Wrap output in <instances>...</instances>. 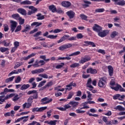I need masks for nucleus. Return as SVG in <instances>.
<instances>
[{
	"instance_id": "32",
	"label": "nucleus",
	"mask_w": 125,
	"mask_h": 125,
	"mask_svg": "<svg viewBox=\"0 0 125 125\" xmlns=\"http://www.w3.org/2000/svg\"><path fill=\"white\" fill-rule=\"evenodd\" d=\"M91 1H104L105 3H110L111 0H90Z\"/></svg>"
},
{
	"instance_id": "13",
	"label": "nucleus",
	"mask_w": 125,
	"mask_h": 125,
	"mask_svg": "<svg viewBox=\"0 0 125 125\" xmlns=\"http://www.w3.org/2000/svg\"><path fill=\"white\" fill-rule=\"evenodd\" d=\"M44 72V69L43 68H39L38 69H35L31 71V73L33 75L35 74H41V73H43Z\"/></svg>"
},
{
	"instance_id": "12",
	"label": "nucleus",
	"mask_w": 125,
	"mask_h": 125,
	"mask_svg": "<svg viewBox=\"0 0 125 125\" xmlns=\"http://www.w3.org/2000/svg\"><path fill=\"white\" fill-rule=\"evenodd\" d=\"M72 86H74L76 87L77 86V84L76 83H73V82L70 83L69 84L66 85V87L67 88H65L66 90H71L73 89V87Z\"/></svg>"
},
{
	"instance_id": "31",
	"label": "nucleus",
	"mask_w": 125,
	"mask_h": 125,
	"mask_svg": "<svg viewBox=\"0 0 125 125\" xmlns=\"http://www.w3.org/2000/svg\"><path fill=\"white\" fill-rule=\"evenodd\" d=\"M24 119H29V116H23L20 118H19L17 120L15 121V123H18V122H20L21 121H22V120H24Z\"/></svg>"
},
{
	"instance_id": "6",
	"label": "nucleus",
	"mask_w": 125,
	"mask_h": 125,
	"mask_svg": "<svg viewBox=\"0 0 125 125\" xmlns=\"http://www.w3.org/2000/svg\"><path fill=\"white\" fill-rule=\"evenodd\" d=\"M10 23H11L10 26L11 33H13L17 27V22L14 21H11Z\"/></svg>"
},
{
	"instance_id": "17",
	"label": "nucleus",
	"mask_w": 125,
	"mask_h": 125,
	"mask_svg": "<svg viewBox=\"0 0 125 125\" xmlns=\"http://www.w3.org/2000/svg\"><path fill=\"white\" fill-rule=\"evenodd\" d=\"M107 69H108V73L110 77H112L113 74H114V68H113V66L108 65L107 66Z\"/></svg>"
},
{
	"instance_id": "50",
	"label": "nucleus",
	"mask_w": 125,
	"mask_h": 125,
	"mask_svg": "<svg viewBox=\"0 0 125 125\" xmlns=\"http://www.w3.org/2000/svg\"><path fill=\"white\" fill-rule=\"evenodd\" d=\"M117 35H118V32H117L116 31H113L111 34L110 37L111 38L113 39V38H115V37H116V36H117Z\"/></svg>"
},
{
	"instance_id": "58",
	"label": "nucleus",
	"mask_w": 125,
	"mask_h": 125,
	"mask_svg": "<svg viewBox=\"0 0 125 125\" xmlns=\"http://www.w3.org/2000/svg\"><path fill=\"white\" fill-rule=\"evenodd\" d=\"M34 99H38V97H39V94L37 93H35L34 94L33 96H31Z\"/></svg>"
},
{
	"instance_id": "51",
	"label": "nucleus",
	"mask_w": 125,
	"mask_h": 125,
	"mask_svg": "<svg viewBox=\"0 0 125 125\" xmlns=\"http://www.w3.org/2000/svg\"><path fill=\"white\" fill-rule=\"evenodd\" d=\"M22 28V26L19 25L17 27L16 29L15 30V33H17V32H19L21 31V29Z\"/></svg>"
},
{
	"instance_id": "62",
	"label": "nucleus",
	"mask_w": 125,
	"mask_h": 125,
	"mask_svg": "<svg viewBox=\"0 0 125 125\" xmlns=\"http://www.w3.org/2000/svg\"><path fill=\"white\" fill-rule=\"evenodd\" d=\"M41 34H42V31H38L34 35V38H37V37H39V36L41 35Z\"/></svg>"
},
{
	"instance_id": "19",
	"label": "nucleus",
	"mask_w": 125,
	"mask_h": 125,
	"mask_svg": "<svg viewBox=\"0 0 125 125\" xmlns=\"http://www.w3.org/2000/svg\"><path fill=\"white\" fill-rule=\"evenodd\" d=\"M31 106H32V103H29V102H28L27 103H25L22 105V107L23 109H25V108L26 107V109H29V108H30Z\"/></svg>"
},
{
	"instance_id": "9",
	"label": "nucleus",
	"mask_w": 125,
	"mask_h": 125,
	"mask_svg": "<svg viewBox=\"0 0 125 125\" xmlns=\"http://www.w3.org/2000/svg\"><path fill=\"white\" fill-rule=\"evenodd\" d=\"M87 74H91L92 75H95L97 74V70L95 69L92 68V67H90L86 70Z\"/></svg>"
},
{
	"instance_id": "41",
	"label": "nucleus",
	"mask_w": 125,
	"mask_h": 125,
	"mask_svg": "<svg viewBox=\"0 0 125 125\" xmlns=\"http://www.w3.org/2000/svg\"><path fill=\"white\" fill-rule=\"evenodd\" d=\"M80 66V63H74L70 65V68H76V67H79Z\"/></svg>"
},
{
	"instance_id": "43",
	"label": "nucleus",
	"mask_w": 125,
	"mask_h": 125,
	"mask_svg": "<svg viewBox=\"0 0 125 125\" xmlns=\"http://www.w3.org/2000/svg\"><path fill=\"white\" fill-rule=\"evenodd\" d=\"M19 21L20 25H23L24 23H25V20L24 19H22V18L20 17V18L18 20Z\"/></svg>"
},
{
	"instance_id": "21",
	"label": "nucleus",
	"mask_w": 125,
	"mask_h": 125,
	"mask_svg": "<svg viewBox=\"0 0 125 125\" xmlns=\"http://www.w3.org/2000/svg\"><path fill=\"white\" fill-rule=\"evenodd\" d=\"M42 25V22H34L31 24V26L33 27V26H36V27L37 28V27H40V26Z\"/></svg>"
},
{
	"instance_id": "23",
	"label": "nucleus",
	"mask_w": 125,
	"mask_h": 125,
	"mask_svg": "<svg viewBox=\"0 0 125 125\" xmlns=\"http://www.w3.org/2000/svg\"><path fill=\"white\" fill-rule=\"evenodd\" d=\"M83 1L85 4H83V6H85V7H89V4H91V2L89 1L84 0Z\"/></svg>"
},
{
	"instance_id": "38",
	"label": "nucleus",
	"mask_w": 125,
	"mask_h": 125,
	"mask_svg": "<svg viewBox=\"0 0 125 125\" xmlns=\"http://www.w3.org/2000/svg\"><path fill=\"white\" fill-rule=\"evenodd\" d=\"M81 53L80 51H77L74 53H72V54L69 55V57L71 56H77V55H80V54Z\"/></svg>"
},
{
	"instance_id": "7",
	"label": "nucleus",
	"mask_w": 125,
	"mask_h": 125,
	"mask_svg": "<svg viewBox=\"0 0 125 125\" xmlns=\"http://www.w3.org/2000/svg\"><path fill=\"white\" fill-rule=\"evenodd\" d=\"M115 5H121L124 6L125 4V1L124 0H112Z\"/></svg>"
},
{
	"instance_id": "29",
	"label": "nucleus",
	"mask_w": 125,
	"mask_h": 125,
	"mask_svg": "<svg viewBox=\"0 0 125 125\" xmlns=\"http://www.w3.org/2000/svg\"><path fill=\"white\" fill-rule=\"evenodd\" d=\"M15 78V76H12L8 79H6L5 80V83H10V82H12V81H13V80H14Z\"/></svg>"
},
{
	"instance_id": "48",
	"label": "nucleus",
	"mask_w": 125,
	"mask_h": 125,
	"mask_svg": "<svg viewBox=\"0 0 125 125\" xmlns=\"http://www.w3.org/2000/svg\"><path fill=\"white\" fill-rule=\"evenodd\" d=\"M80 17L82 20H86L87 19V16L83 14L80 15Z\"/></svg>"
},
{
	"instance_id": "18",
	"label": "nucleus",
	"mask_w": 125,
	"mask_h": 125,
	"mask_svg": "<svg viewBox=\"0 0 125 125\" xmlns=\"http://www.w3.org/2000/svg\"><path fill=\"white\" fill-rule=\"evenodd\" d=\"M18 12L21 13V14L22 15H24V16H26V15H27V11H26V10L23 8H19L18 9Z\"/></svg>"
},
{
	"instance_id": "25",
	"label": "nucleus",
	"mask_w": 125,
	"mask_h": 125,
	"mask_svg": "<svg viewBox=\"0 0 125 125\" xmlns=\"http://www.w3.org/2000/svg\"><path fill=\"white\" fill-rule=\"evenodd\" d=\"M115 110H119V111H125V107L122 106L121 105H117L114 108Z\"/></svg>"
},
{
	"instance_id": "33",
	"label": "nucleus",
	"mask_w": 125,
	"mask_h": 125,
	"mask_svg": "<svg viewBox=\"0 0 125 125\" xmlns=\"http://www.w3.org/2000/svg\"><path fill=\"white\" fill-rule=\"evenodd\" d=\"M120 96H121V95L120 94H117L113 96V99L114 100H116L117 99H118V100H122V99L120 98Z\"/></svg>"
},
{
	"instance_id": "36",
	"label": "nucleus",
	"mask_w": 125,
	"mask_h": 125,
	"mask_svg": "<svg viewBox=\"0 0 125 125\" xmlns=\"http://www.w3.org/2000/svg\"><path fill=\"white\" fill-rule=\"evenodd\" d=\"M53 85V82L52 81L49 82L47 83L45 85L46 88H48V87H50L52 85Z\"/></svg>"
},
{
	"instance_id": "53",
	"label": "nucleus",
	"mask_w": 125,
	"mask_h": 125,
	"mask_svg": "<svg viewBox=\"0 0 125 125\" xmlns=\"http://www.w3.org/2000/svg\"><path fill=\"white\" fill-rule=\"evenodd\" d=\"M28 8L29 9H31V10L34 11L35 12H37V11H38V9L35 8L33 6H30L28 7Z\"/></svg>"
},
{
	"instance_id": "22",
	"label": "nucleus",
	"mask_w": 125,
	"mask_h": 125,
	"mask_svg": "<svg viewBox=\"0 0 125 125\" xmlns=\"http://www.w3.org/2000/svg\"><path fill=\"white\" fill-rule=\"evenodd\" d=\"M98 36L99 37H101V38H104V37H106V32H105V31H100L99 33H98Z\"/></svg>"
},
{
	"instance_id": "54",
	"label": "nucleus",
	"mask_w": 125,
	"mask_h": 125,
	"mask_svg": "<svg viewBox=\"0 0 125 125\" xmlns=\"http://www.w3.org/2000/svg\"><path fill=\"white\" fill-rule=\"evenodd\" d=\"M6 92H8V89L7 88H5L4 89L3 92H1L0 94V95H3L4 94H6Z\"/></svg>"
},
{
	"instance_id": "16",
	"label": "nucleus",
	"mask_w": 125,
	"mask_h": 125,
	"mask_svg": "<svg viewBox=\"0 0 125 125\" xmlns=\"http://www.w3.org/2000/svg\"><path fill=\"white\" fill-rule=\"evenodd\" d=\"M71 4V2L68 1H63L62 2V5L63 6V7H70Z\"/></svg>"
},
{
	"instance_id": "55",
	"label": "nucleus",
	"mask_w": 125,
	"mask_h": 125,
	"mask_svg": "<svg viewBox=\"0 0 125 125\" xmlns=\"http://www.w3.org/2000/svg\"><path fill=\"white\" fill-rule=\"evenodd\" d=\"M62 31L63 29H56L53 31V33H54V34H57V33H60V32Z\"/></svg>"
},
{
	"instance_id": "45",
	"label": "nucleus",
	"mask_w": 125,
	"mask_h": 125,
	"mask_svg": "<svg viewBox=\"0 0 125 125\" xmlns=\"http://www.w3.org/2000/svg\"><path fill=\"white\" fill-rule=\"evenodd\" d=\"M46 83V81H43L40 82L38 85V87H42V86L44 85V83Z\"/></svg>"
},
{
	"instance_id": "27",
	"label": "nucleus",
	"mask_w": 125,
	"mask_h": 125,
	"mask_svg": "<svg viewBox=\"0 0 125 125\" xmlns=\"http://www.w3.org/2000/svg\"><path fill=\"white\" fill-rule=\"evenodd\" d=\"M36 16L38 17V20H43L44 19V16L42 15L41 13L38 14Z\"/></svg>"
},
{
	"instance_id": "15",
	"label": "nucleus",
	"mask_w": 125,
	"mask_h": 125,
	"mask_svg": "<svg viewBox=\"0 0 125 125\" xmlns=\"http://www.w3.org/2000/svg\"><path fill=\"white\" fill-rule=\"evenodd\" d=\"M84 43H85L84 44V46H88V45H92V47H95L96 46L94 42L90 41H84Z\"/></svg>"
},
{
	"instance_id": "57",
	"label": "nucleus",
	"mask_w": 125,
	"mask_h": 125,
	"mask_svg": "<svg viewBox=\"0 0 125 125\" xmlns=\"http://www.w3.org/2000/svg\"><path fill=\"white\" fill-rule=\"evenodd\" d=\"M21 82V77L20 76H18L17 79L15 81V83H20Z\"/></svg>"
},
{
	"instance_id": "52",
	"label": "nucleus",
	"mask_w": 125,
	"mask_h": 125,
	"mask_svg": "<svg viewBox=\"0 0 125 125\" xmlns=\"http://www.w3.org/2000/svg\"><path fill=\"white\" fill-rule=\"evenodd\" d=\"M73 95H74V93L73 92H70L68 94L67 99H71V98L73 97Z\"/></svg>"
},
{
	"instance_id": "44",
	"label": "nucleus",
	"mask_w": 125,
	"mask_h": 125,
	"mask_svg": "<svg viewBox=\"0 0 125 125\" xmlns=\"http://www.w3.org/2000/svg\"><path fill=\"white\" fill-rule=\"evenodd\" d=\"M76 112L77 114H84V113H85V111L82 110L81 108L76 109Z\"/></svg>"
},
{
	"instance_id": "47",
	"label": "nucleus",
	"mask_w": 125,
	"mask_h": 125,
	"mask_svg": "<svg viewBox=\"0 0 125 125\" xmlns=\"http://www.w3.org/2000/svg\"><path fill=\"white\" fill-rule=\"evenodd\" d=\"M104 8H99L96 9L95 11L96 13H100V12H104Z\"/></svg>"
},
{
	"instance_id": "63",
	"label": "nucleus",
	"mask_w": 125,
	"mask_h": 125,
	"mask_svg": "<svg viewBox=\"0 0 125 125\" xmlns=\"http://www.w3.org/2000/svg\"><path fill=\"white\" fill-rule=\"evenodd\" d=\"M14 45L15 47H16L18 48V47L19 46V42L16 41L14 43Z\"/></svg>"
},
{
	"instance_id": "60",
	"label": "nucleus",
	"mask_w": 125,
	"mask_h": 125,
	"mask_svg": "<svg viewBox=\"0 0 125 125\" xmlns=\"http://www.w3.org/2000/svg\"><path fill=\"white\" fill-rule=\"evenodd\" d=\"M56 123H57V120L51 121H50V125H56Z\"/></svg>"
},
{
	"instance_id": "40",
	"label": "nucleus",
	"mask_w": 125,
	"mask_h": 125,
	"mask_svg": "<svg viewBox=\"0 0 125 125\" xmlns=\"http://www.w3.org/2000/svg\"><path fill=\"white\" fill-rule=\"evenodd\" d=\"M38 92V91L37 90H33L31 91H29L27 92L28 95H31V94H35Z\"/></svg>"
},
{
	"instance_id": "10",
	"label": "nucleus",
	"mask_w": 125,
	"mask_h": 125,
	"mask_svg": "<svg viewBox=\"0 0 125 125\" xmlns=\"http://www.w3.org/2000/svg\"><path fill=\"white\" fill-rule=\"evenodd\" d=\"M46 109H47V106L42 107L40 108L35 107L32 109V112H42V111H44Z\"/></svg>"
},
{
	"instance_id": "4",
	"label": "nucleus",
	"mask_w": 125,
	"mask_h": 125,
	"mask_svg": "<svg viewBox=\"0 0 125 125\" xmlns=\"http://www.w3.org/2000/svg\"><path fill=\"white\" fill-rule=\"evenodd\" d=\"M73 46V44L72 43H67L65 44H63L60 46L59 48V50H65V49H67V48H70V47H72Z\"/></svg>"
},
{
	"instance_id": "39",
	"label": "nucleus",
	"mask_w": 125,
	"mask_h": 125,
	"mask_svg": "<svg viewBox=\"0 0 125 125\" xmlns=\"http://www.w3.org/2000/svg\"><path fill=\"white\" fill-rule=\"evenodd\" d=\"M69 104H70V105H72L73 107H77V106L79 105V102H70L69 103Z\"/></svg>"
},
{
	"instance_id": "5",
	"label": "nucleus",
	"mask_w": 125,
	"mask_h": 125,
	"mask_svg": "<svg viewBox=\"0 0 125 125\" xmlns=\"http://www.w3.org/2000/svg\"><path fill=\"white\" fill-rule=\"evenodd\" d=\"M45 64V62L43 60H40L39 62H36L35 63L33 64V67H41Z\"/></svg>"
},
{
	"instance_id": "42",
	"label": "nucleus",
	"mask_w": 125,
	"mask_h": 125,
	"mask_svg": "<svg viewBox=\"0 0 125 125\" xmlns=\"http://www.w3.org/2000/svg\"><path fill=\"white\" fill-rule=\"evenodd\" d=\"M9 50V49L8 48H5V47H0V51L1 52H5V51H8Z\"/></svg>"
},
{
	"instance_id": "35",
	"label": "nucleus",
	"mask_w": 125,
	"mask_h": 125,
	"mask_svg": "<svg viewBox=\"0 0 125 125\" xmlns=\"http://www.w3.org/2000/svg\"><path fill=\"white\" fill-rule=\"evenodd\" d=\"M21 4H32V2H31L30 0H24L21 2Z\"/></svg>"
},
{
	"instance_id": "64",
	"label": "nucleus",
	"mask_w": 125,
	"mask_h": 125,
	"mask_svg": "<svg viewBox=\"0 0 125 125\" xmlns=\"http://www.w3.org/2000/svg\"><path fill=\"white\" fill-rule=\"evenodd\" d=\"M4 95L0 96V102H4Z\"/></svg>"
},
{
	"instance_id": "24",
	"label": "nucleus",
	"mask_w": 125,
	"mask_h": 125,
	"mask_svg": "<svg viewBox=\"0 0 125 125\" xmlns=\"http://www.w3.org/2000/svg\"><path fill=\"white\" fill-rule=\"evenodd\" d=\"M26 26L24 27V29L22 30V33L25 32H29L31 30V26L28 24L26 25Z\"/></svg>"
},
{
	"instance_id": "46",
	"label": "nucleus",
	"mask_w": 125,
	"mask_h": 125,
	"mask_svg": "<svg viewBox=\"0 0 125 125\" xmlns=\"http://www.w3.org/2000/svg\"><path fill=\"white\" fill-rule=\"evenodd\" d=\"M91 83H92V81L91 80V78H89L87 82V83L86 84V87L87 86H89L90 85H91Z\"/></svg>"
},
{
	"instance_id": "1",
	"label": "nucleus",
	"mask_w": 125,
	"mask_h": 125,
	"mask_svg": "<svg viewBox=\"0 0 125 125\" xmlns=\"http://www.w3.org/2000/svg\"><path fill=\"white\" fill-rule=\"evenodd\" d=\"M77 40V37H70V35H64L63 36L60 40L57 41L58 43H60V42H65V41H76Z\"/></svg>"
},
{
	"instance_id": "3",
	"label": "nucleus",
	"mask_w": 125,
	"mask_h": 125,
	"mask_svg": "<svg viewBox=\"0 0 125 125\" xmlns=\"http://www.w3.org/2000/svg\"><path fill=\"white\" fill-rule=\"evenodd\" d=\"M52 99H49L48 97H45L42 98L41 100V105H45V104H48V103H50V102H52Z\"/></svg>"
},
{
	"instance_id": "14",
	"label": "nucleus",
	"mask_w": 125,
	"mask_h": 125,
	"mask_svg": "<svg viewBox=\"0 0 125 125\" xmlns=\"http://www.w3.org/2000/svg\"><path fill=\"white\" fill-rule=\"evenodd\" d=\"M66 14L68 16L69 19H73L75 15V12L73 11H67Z\"/></svg>"
},
{
	"instance_id": "59",
	"label": "nucleus",
	"mask_w": 125,
	"mask_h": 125,
	"mask_svg": "<svg viewBox=\"0 0 125 125\" xmlns=\"http://www.w3.org/2000/svg\"><path fill=\"white\" fill-rule=\"evenodd\" d=\"M33 100H34V99L33 98V97L31 96L30 97H29V98L27 100V102H29V103H32Z\"/></svg>"
},
{
	"instance_id": "61",
	"label": "nucleus",
	"mask_w": 125,
	"mask_h": 125,
	"mask_svg": "<svg viewBox=\"0 0 125 125\" xmlns=\"http://www.w3.org/2000/svg\"><path fill=\"white\" fill-rule=\"evenodd\" d=\"M76 37L77 39H83V34H82V33L77 34Z\"/></svg>"
},
{
	"instance_id": "34",
	"label": "nucleus",
	"mask_w": 125,
	"mask_h": 125,
	"mask_svg": "<svg viewBox=\"0 0 125 125\" xmlns=\"http://www.w3.org/2000/svg\"><path fill=\"white\" fill-rule=\"evenodd\" d=\"M58 37V36L57 35H50L47 36V38H48V39H51V40H56Z\"/></svg>"
},
{
	"instance_id": "28",
	"label": "nucleus",
	"mask_w": 125,
	"mask_h": 125,
	"mask_svg": "<svg viewBox=\"0 0 125 125\" xmlns=\"http://www.w3.org/2000/svg\"><path fill=\"white\" fill-rule=\"evenodd\" d=\"M21 65H23V62H16L15 66L14 67V69H17V68H19L20 66H21Z\"/></svg>"
},
{
	"instance_id": "56",
	"label": "nucleus",
	"mask_w": 125,
	"mask_h": 125,
	"mask_svg": "<svg viewBox=\"0 0 125 125\" xmlns=\"http://www.w3.org/2000/svg\"><path fill=\"white\" fill-rule=\"evenodd\" d=\"M9 30V28L8 27V25L4 24V32H7Z\"/></svg>"
},
{
	"instance_id": "30",
	"label": "nucleus",
	"mask_w": 125,
	"mask_h": 125,
	"mask_svg": "<svg viewBox=\"0 0 125 125\" xmlns=\"http://www.w3.org/2000/svg\"><path fill=\"white\" fill-rule=\"evenodd\" d=\"M30 87V85L29 84H23L21 86V90H24L25 89H27V88H29Z\"/></svg>"
},
{
	"instance_id": "26",
	"label": "nucleus",
	"mask_w": 125,
	"mask_h": 125,
	"mask_svg": "<svg viewBox=\"0 0 125 125\" xmlns=\"http://www.w3.org/2000/svg\"><path fill=\"white\" fill-rule=\"evenodd\" d=\"M12 18H13L16 20H19L20 18V15L19 14H14L12 15Z\"/></svg>"
},
{
	"instance_id": "8",
	"label": "nucleus",
	"mask_w": 125,
	"mask_h": 125,
	"mask_svg": "<svg viewBox=\"0 0 125 125\" xmlns=\"http://www.w3.org/2000/svg\"><path fill=\"white\" fill-rule=\"evenodd\" d=\"M91 59L90 57L88 56H85L84 58H82L81 60L79 61L80 64H83V63H85V62H87L89 61Z\"/></svg>"
},
{
	"instance_id": "2",
	"label": "nucleus",
	"mask_w": 125,
	"mask_h": 125,
	"mask_svg": "<svg viewBox=\"0 0 125 125\" xmlns=\"http://www.w3.org/2000/svg\"><path fill=\"white\" fill-rule=\"evenodd\" d=\"M106 83L107 78L106 77H102L100 78V80L98 83V85L100 87H104Z\"/></svg>"
},
{
	"instance_id": "49",
	"label": "nucleus",
	"mask_w": 125,
	"mask_h": 125,
	"mask_svg": "<svg viewBox=\"0 0 125 125\" xmlns=\"http://www.w3.org/2000/svg\"><path fill=\"white\" fill-rule=\"evenodd\" d=\"M64 65H65V63L64 62H62L61 63V64L57 65L56 66V69H60V68H62V67H63V66H64Z\"/></svg>"
},
{
	"instance_id": "37",
	"label": "nucleus",
	"mask_w": 125,
	"mask_h": 125,
	"mask_svg": "<svg viewBox=\"0 0 125 125\" xmlns=\"http://www.w3.org/2000/svg\"><path fill=\"white\" fill-rule=\"evenodd\" d=\"M120 87H121V85L117 84L116 87H111V88L114 89V90H116V91H118L120 89Z\"/></svg>"
},
{
	"instance_id": "20",
	"label": "nucleus",
	"mask_w": 125,
	"mask_h": 125,
	"mask_svg": "<svg viewBox=\"0 0 125 125\" xmlns=\"http://www.w3.org/2000/svg\"><path fill=\"white\" fill-rule=\"evenodd\" d=\"M49 9L50 11H52L53 13H54L56 11V7L54 5H51L49 6Z\"/></svg>"
},
{
	"instance_id": "11",
	"label": "nucleus",
	"mask_w": 125,
	"mask_h": 125,
	"mask_svg": "<svg viewBox=\"0 0 125 125\" xmlns=\"http://www.w3.org/2000/svg\"><path fill=\"white\" fill-rule=\"evenodd\" d=\"M93 31H95V32L99 33L100 31H102V27H101V26L97 24H95L94 26L93 27Z\"/></svg>"
}]
</instances>
